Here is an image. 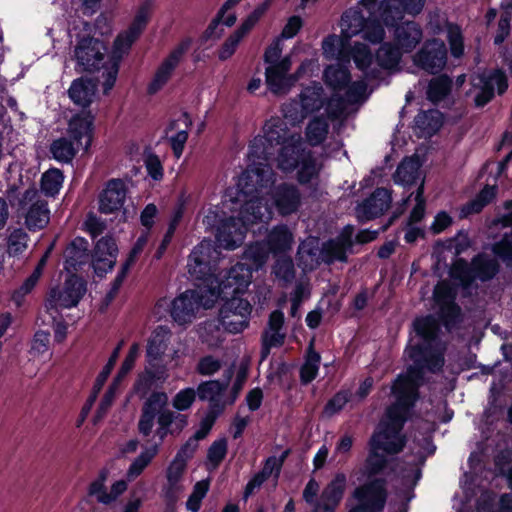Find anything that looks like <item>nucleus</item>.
Instances as JSON below:
<instances>
[{
  "label": "nucleus",
  "mask_w": 512,
  "mask_h": 512,
  "mask_svg": "<svg viewBox=\"0 0 512 512\" xmlns=\"http://www.w3.org/2000/svg\"><path fill=\"white\" fill-rule=\"evenodd\" d=\"M284 127L278 118L269 119L249 145L247 169L224 196L223 207L233 215L224 219V210L217 207L207 210L203 224L217 226L216 239L220 247L235 249L242 244L249 227L256 222H268L276 209L281 215L296 212L301 203L300 192L295 185L282 184L272 188L274 172L268 161L273 142L279 144Z\"/></svg>",
  "instance_id": "obj_1"
},
{
  "label": "nucleus",
  "mask_w": 512,
  "mask_h": 512,
  "mask_svg": "<svg viewBox=\"0 0 512 512\" xmlns=\"http://www.w3.org/2000/svg\"><path fill=\"white\" fill-rule=\"evenodd\" d=\"M438 329L437 321L431 316L418 318L413 323L414 334L405 351L413 364L394 382L395 402L387 409L370 440V454L365 464L353 474L359 486L353 493L357 505L349 512H380L384 507V484L375 476L384 468L386 455L397 453L403 447L400 430L416 399L424 369L435 372L444 364V347L437 338Z\"/></svg>",
  "instance_id": "obj_2"
},
{
  "label": "nucleus",
  "mask_w": 512,
  "mask_h": 512,
  "mask_svg": "<svg viewBox=\"0 0 512 512\" xmlns=\"http://www.w3.org/2000/svg\"><path fill=\"white\" fill-rule=\"evenodd\" d=\"M378 0H360L355 7L346 10L340 19V35L331 34L322 41V53L327 60H353L366 79H376L382 69L393 70L399 64V53L388 46H381L376 55L359 41L351 43L357 35L370 43L384 39L383 19L378 10Z\"/></svg>",
  "instance_id": "obj_3"
},
{
  "label": "nucleus",
  "mask_w": 512,
  "mask_h": 512,
  "mask_svg": "<svg viewBox=\"0 0 512 512\" xmlns=\"http://www.w3.org/2000/svg\"><path fill=\"white\" fill-rule=\"evenodd\" d=\"M218 258L219 252L210 240H203L191 252L187 263L188 272L193 279L202 283L198 284L195 290H186L172 301L170 314L177 324L191 323L201 308L213 307L221 293L230 294V288H224L228 284V272L223 276L221 273L216 274L215 263ZM234 287L235 285L231 289Z\"/></svg>",
  "instance_id": "obj_4"
},
{
  "label": "nucleus",
  "mask_w": 512,
  "mask_h": 512,
  "mask_svg": "<svg viewBox=\"0 0 512 512\" xmlns=\"http://www.w3.org/2000/svg\"><path fill=\"white\" fill-rule=\"evenodd\" d=\"M293 235L286 226H277L267 236L265 242L251 244L245 251L243 260L245 263H238L228 271V284L225 289L233 288L241 292L251 283L252 271L258 270L268 260L270 254L278 256L288 253L292 249Z\"/></svg>",
  "instance_id": "obj_5"
},
{
  "label": "nucleus",
  "mask_w": 512,
  "mask_h": 512,
  "mask_svg": "<svg viewBox=\"0 0 512 512\" xmlns=\"http://www.w3.org/2000/svg\"><path fill=\"white\" fill-rule=\"evenodd\" d=\"M284 131L279 139V144L273 142V148L270 150L277 167L283 172H291L298 167V180L300 183H308L317 177L321 164L312 157L310 152L303 148L302 138L299 133L291 132L287 129L286 123L278 118Z\"/></svg>",
  "instance_id": "obj_6"
},
{
  "label": "nucleus",
  "mask_w": 512,
  "mask_h": 512,
  "mask_svg": "<svg viewBox=\"0 0 512 512\" xmlns=\"http://www.w3.org/2000/svg\"><path fill=\"white\" fill-rule=\"evenodd\" d=\"M167 403L165 392H153L147 398L138 422L141 435L149 437L154 433L163 441L168 434L180 433L188 425L187 416L169 410Z\"/></svg>",
  "instance_id": "obj_7"
},
{
  "label": "nucleus",
  "mask_w": 512,
  "mask_h": 512,
  "mask_svg": "<svg viewBox=\"0 0 512 512\" xmlns=\"http://www.w3.org/2000/svg\"><path fill=\"white\" fill-rule=\"evenodd\" d=\"M342 110L341 101L329 99L321 84L313 83L301 91L298 100H292L283 106V115L289 123L297 124L310 114L338 117Z\"/></svg>",
  "instance_id": "obj_8"
},
{
  "label": "nucleus",
  "mask_w": 512,
  "mask_h": 512,
  "mask_svg": "<svg viewBox=\"0 0 512 512\" xmlns=\"http://www.w3.org/2000/svg\"><path fill=\"white\" fill-rule=\"evenodd\" d=\"M172 334L164 326L157 327L149 336L146 345L147 366L145 370L138 375L134 389L137 393L144 396L153 386L166 382L169 377L166 365H156L166 354Z\"/></svg>",
  "instance_id": "obj_9"
},
{
  "label": "nucleus",
  "mask_w": 512,
  "mask_h": 512,
  "mask_svg": "<svg viewBox=\"0 0 512 512\" xmlns=\"http://www.w3.org/2000/svg\"><path fill=\"white\" fill-rule=\"evenodd\" d=\"M283 46L280 39L269 45L264 54L265 82L274 95H286L297 83V76L291 73V55L282 57Z\"/></svg>",
  "instance_id": "obj_10"
},
{
  "label": "nucleus",
  "mask_w": 512,
  "mask_h": 512,
  "mask_svg": "<svg viewBox=\"0 0 512 512\" xmlns=\"http://www.w3.org/2000/svg\"><path fill=\"white\" fill-rule=\"evenodd\" d=\"M335 64L328 65L323 72L325 84L332 89L335 100L344 103H358L364 101L369 93L367 92V82L364 79L351 81V75L348 64L345 60H337Z\"/></svg>",
  "instance_id": "obj_11"
},
{
  "label": "nucleus",
  "mask_w": 512,
  "mask_h": 512,
  "mask_svg": "<svg viewBox=\"0 0 512 512\" xmlns=\"http://www.w3.org/2000/svg\"><path fill=\"white\" fill-rule=\"evenodd\" d=\"M151 8L149 4L145 3L139 7L137 10L132 23L129 28L118 35L116 38L113 51H112V61L105 67V71L103 72V76L105 80L103 82L104 92L108 93L114 86L117 74H118V64L117 60H119L127 51L130 49L131 45L135 42V40L142 33L144 28L146 27L148 20L150 18Z\"/></svg>",
  "instance_id": "obj_12"
},
{
  "label": "nucleus",
  "mask_w": 512,
  "mask_h": 512,
  "mask_svg": "<svg viewBox=\"0 0 512 512\" xmlns=\"http://www.w3.org/2000/svg\"><path fill=\"white\" fill-rule=\"evenodd\" d=\"M151 8L149 4L145 3L139 7L137 10L132 23L129 28L118 35L116 38L113 51H112V61L105 67V71L103 72V76L105 80L103 82L104 92L108 93L114 86L117 74H118V64L117 60H119L127 51L130 49L131 45L135 42V40L142 33L144 28L146 27L148 20L150 18Z\"/></svg>",
  "instance_id": "obj_13"
},
{
  "label": "nucleus",
  "mask_w": 512,
  "mask_h": 512,
  "mask_svg": "<svg viewBox=\"0 0 512 512\" xmlns=\"http://www.w3.org/2000/svg\"><path fill=\"white\" fill-rule=\"evenodd\" d=\"M151 8L149 4L145 3L139 7L137 10L132 23L129 28L118 35L116 38L113 51H112V61L105 67V71L103 72V76L105 80L103 82L104 92L108 93L114 86L117 74H118V64L117 60H119L127 51L130 49L131 45L135 42V40L142 33L144 28L146 27L148 20L150 18Z\"/></svg>",
  "instance_id": "obj_14"
},
{
  "label": "nucleus",
  "mask_w": 512,
  "mask_h": 512,
  "mask_svg": "<svg viewBox=\"0 0 512 512\" xmlns=\"http://www.w3.org/2000/svg\"><path fill=\"white\" fill-rule=\"evenodd\" d=\"M346 488V476L342 473L335 477L322 490L315 479H310L303 490L304 501L312 507V512H335Z\"/></svg>",
  "instance_id": "obj_15"
},
{
  "label": "nucleus",
  "mask_w": 512,
  "mask_h": 512,
  "mask_svg": "<svg viewBox=\"0 0 512 512\" xmlns=\"http://www.w3.org/2000/svg\"><path fill=\"white\" fill-rule=\"evenodd\" d=\"M246 289L247 288L241 292H232V289H230V294H220V297L232 296L222 305L219 314L220 323L223 329L229 333H241L249 325L252 305L246 299L234 296L245 292Z\"/></svg>",
  "instance_id": "obj_16"
},
{
  "label": "nucleus",
  "mask_w": 512,
  "mask_h": 512,
  "mask_svg": "<svg viewBox=\"0 0 512 512\" xmlns=\"http://www.w3.org/2000/svg\"><path fill=\"white\" fill-rule=\"evenodd\" d=\"M85 293L84 281L75 275H70L62 286L51 289L45 303L46 310L54 321L59 309L77 306Z\"/></svg>",
  "instance_id": "obj_17"
},
{
  "label": "nucleus",
  "mask_w": 512,
  "mask_h": 512,
  "mask_svg": "<svg viewBox=\"0 0 512 512\" xmlns=\"http://www.w3.org/2000/svg\"><path fill=\"white\" fill-rule=\"evenodd\" d=\"M76 36L77 43L74 49L76 68L80 72H91L103 64L106 47L103 42L90 37L88 34H72Z\"/></svg>",
  "instance_id": "obj_18"
},
{
  "label": "nucleus",
  "mask_w": 512,
  "mask_h": 512,
  "mask_svg": "<svg viewBox=\"0 0 512 512\" xmlns=\"http://www.w3.org/2000/svg\"><path fill=\"white\" fill-rule=\"evenodd\" d=\"M384 30L387 28L393 31V41L395 47L390 43H385L382 46H388L391 51L399 53V60L403 53L411 52L422 40L423 34L419 25L413 21H407L398 24L395 21L393 25L386 26L384 21Z\"/></svg>",
  "instance_id": "obj_19"
},
{
  "label": "nucleus",
  "mask_w": 512,
  "mask_h": 512,
  "mask_svg": "<svg viewBox=\"0 0 512 512\" xmlns=\"http://www.w3.org/2000/svg\"><path fill=\"white\" fill-rule=\"evenodd\" d=\"M472 93L475 95V104L484 106L493 97L495 89L502 94L507 89V78L502 71L495 70L476 75L472 79Z\"/></svg>",
  "instance_id": "obj_20"
},
{
  "label": "nucleus",
  "mask_w": 512,
  "mask_h": 512,
  "mask_svg": "<svg viewBox=\"0 0 512 512\" xmlns=\"http://www.w3.org/2000/svg\"><path fill=\"white\" fill-rule=\"evenodd\" d=\"M25 208V225L31 231L43 229L49 223L50 211L47 203L40 199L35 189L27 190L22 199Z\"/></svg>",
  "instance_id": "obj_21"
},
{
  "label": "nucleus",
  "mask_w": 512,
  "mask_h": 512,
  "mask_svg": "<svg viewBox=\"0 0 512 512\" xmlns=\"http://www.w3.org/2000/svg\"><path fill=\"white\" fill-rule=\"evenodd\" d=\"M447 50L443 41L429 40L414 55V64L429 73H437L446 64Z\"/></svg>",
  "instance_id": "obj_22"
},
{
  "label": "nucleus",
  "mask_w": 512,
  "mask_h": 512,
  "mask_svg": "<svg viewBox=\"0 0 512 512\" xmlns=\"http://www.w3.org/2000/svg\"><path fill=\"white\" fill-rule=\"evenodd\" d=\"M423 441L424 445L417 449L416 454L407 462V465L397 469V477L400 479L405 491L413 489L421 477V465L426 457L435 451V447L429 437H425Z\"/></svg>",
  "instance_id": "obj_23"
},
{
  "label": "nucleus",
  "mask_w": 512,
  "mask_h": 512,
  "mask_svg": "<svg viewBox=\"0 0 512 512\" xmlns=\"http://www.w3.org/2000/svg\"><path fill=\"white\" fill-rule=\"evenodd\" d=\"M426 0H378V10L386 26L393 25L395 21L403 18V15L419 14Z\"/></svg>",
  "instance_id": "obj_24"
},
{
  "label": "nucleus",
  "mask_w": 512,
  "mask_h": 512,
  "mask_svg": "<svg viewBox=\"0 0 512 512\" xmlns=\"http://www.w3.org/2000/svg\"><path fill=\"white\" fill-rule=\"evenodd\" d=\"M191 43L192 41L189 38L182 40L163 61L148 86V92L150 94L157 93L166 85L183 55L189 50Z\"/></svg>",
  "instance_id": "obj_25"
},
{
  "label": "nucleus",
  "mask_w": 512,
  "mask_h": 512,
  "mask_svg": "<svg viewBox=\"0 0 512 512\" xmlns=\"http://www.w3.org/2000/svg\"><path fill=\"white\" fill-rule=\"evenodd\" d=\"M94 116L90 112L83 111L74 115L68 122L66 136L87 151L93 139Z\"/></svg>",
  "instance_id": "obj_26"
},
{
  "label": "nucleus",
  "mask_w": 512,
  "mask_h": 512,
  "mask_svg": "<svg viewBox=\"0 0 512 512\" xmlns=\"http://www.w3.org/2000/svg\"><path fill=\"white\" fill-rule=\"evenodd\" d=\"M455 294L450 285L441 282L434 289V300L444 325L450 328L460 316V309L454 303Z\"/></svg>",
  "instance_id": "obj_27"
},
{
  "label": "nucleus",
  "mask_w": 512,
  "mask_h": 512,
  "mask_svg": "<svg viewBox=\"0 0 512 512\" xmlns=\"http://www.w3.org/2000/svg\"><path fill=\"white\" fill-rule=\"evenodd\" d=\"M391 200L389 190L384 188L377 189L370 198L357 207V218L361 221H366L381 215L389 208Z\"/></svg>",
  "instance_id": "obj_28"
},
{
  "label": "nucleus",
  "mask_w": 512,
  "mask_h": 512,
  "mask_svg": "<svg viewBox=\"0 0 512 512\" xmlns=\"http://www.w3.org/2000/svg\"><path fill=\"white\" fill-rule=\"evenodd\" d=\"M126 197L125 185L121 180H111L100 195V211L110 214L119 211Z\"/></svg>",
  "instance_id": "obj_29"
},
{
  "label": "nucleus",
  "mask_w": 512,
  "mask_h": 512,
  "mask_svg": "<svg viewBox=\"0 0 512 512\" xmlns=\"http://www.w3.org/2000/svg\"><path fill=\"white\" fill-rule=\"evenodd\" d=\"M352 235L353 228L347 226L337 239L325 243L320 253L322 260L325 262L344 261L346 259V252L352 245Z\"/></svg>",
  "instance_id": "obj_30"
},
{
  "label": "nucleus",
  "mask_w": 512,
  "mask_h": 512,
  "mask_svg": "<svg viewBox=\"0 0 512 512\" xmlns=\"http://www.w3.org/2000/svg\"><path fill=\"white\" fill-rule=\"evenodd\" d=\"M118 247L111 237H104L98 240L95 246L94 269L107 272L112 270L116 263Z\"/></svg>",
  "instance_id": "obj_31"
},
{
  "label": "nucleus",
  "mask_w": 512,
  "mask_h": 512,
  "mask_svg": "<svg viewBox=\"0 0 512 512\" xmlns=\"http://www.w3.org/2000/svg\"><path fill=\"white\" fill-rule=\"evenodd\" d=\"M190 126V117L187 114H182L177 120L171 122L167 129V137L173 154L177 159H179L183 153Z\"/></svg>",
  "instance_id": "obj_32"
},
{
  "label": "nucleus",
  "mask_w": 512,
  "mask_h": 512,
  "mask_svg": "<svg viewBox=\"0 0 512 512\" xmlns=\"http://www.w3.org/2000/svg\"><path fill=\"white\" fill-rule=\"evenodd\" d=\"M186 470V463L174 457L166 470L167 483L164 487L165 496L173 499L183 490L182 481Z\"/></svg>",
  "instance_id": "obj_33"
},
{
  "label": "nucleus",
  "mask_w": 512,
  "mask_h": 512,
  "mask_svg": "<svg viewBox=\"0 0 512 512\" xmlns=\"http://www.w3.org/2000/svg\"><path fill=\"white\" fill-rule=\"evenodd\" d=\"M421 161L417 155L405 158L394 174L396 184L410 186L421 178Z\"/></svg>",
  "instance_id": "obj_34"
},
{
  "label": "nucleus",
  "mask_w": 512,
  "mask_h": 512,
  "mask_svg": "<svg viewBox=\"0 0 512 512\" xmlns=\"http://www.w3.org/2000/svg\"><path fill=\"white\" fill-rule=\"evenodd\" d=\"M226 387L227 383H221L216 380L206 381L198 386L196 393L201 400L209 401L213 410L219 412L226 405V402L222 401V394Z\"/></svg>",
  "instance_id": "obj_35"
},
{
  "label": "nucleus",
  "mask_w": 512,
  "mask_h": 512,
  "mask_svg": "<svg viewBox=\"0 0 512 512\" xmlns=\"http://www.w3.org/2000/svg\"><path fill=\"white\" fill-rule=\"evenodd\" d=\"M68 93L75 104L86 107L92 103L95 97L96 84L91 80L79 78L72 82Z\"/></svg>",
  "instance_id": "obj_36"
},
{
  "label": "nucleus",
  "mask_w": 512,
  "mask_h": 512,
  "mask_svg": "<svg viewBox=\"0 0 512 512\" xmlns=\"http://www.w3.org/2000/svg\"><path fill=\"white\" fill-rule=\"evenodd\" d=\"M443 123V116L438 110L420 112L415 118V127L422 137H430L436 133Z\"/></svg>",
  "instance_id": "obj_37"
},
{
  "label": "nucleus",
  "mask_w": 512,
  "mask_h": 512,
  "mask_svg": "<svg viewBox=\"0 0 512 512\" xmlns=\"http://www.w3.org/2000/svg\"><path fill=\"white\" fill-rule=\"evenodd\" d=\"M333 117L315 115L306 128V139L311 145H319L322 143L328 134L329 123L328 121Z\"/></svg>",
  "instance_id": "obj_38"
},
{
  "label": "nucleus",
  "mask_w": 512,
  "mask_h": 512,
  "mask_svg": "<svg viewBox=\"0 0 512 512\" xmlns=\"http://www.w3.org/2000/svg\"><path fill=\"white\" fill-rule=\"evenodd\" d=\"M159 444H153L142 450L138 457H136L130 464L127 470L128 480H134L142 474V472L148 467L155 456L158 454Z\"/></svg>",
  "instance_id": "obj_39"
},
{
  "label": "nucleus",
  "mask_w": 512,
  "mask_h": 512,
  "mask_svg": "<svg viewBox=\"0 0 512 512\" xmlns=\"http://www.w3.org/2000/svg\"><path fill=\"white\" fill-rule=\"evenodd\" d=\"M88 243L82 238L75 239L65 250L66 269H75L88 258Z\"/></svg>",
  "instance_id": "obj_40"
},
{
  "label": "nucleus",
  "mask_w": 512,
  "mask_h": 512,
  "mask_svg": "<svg viewBox=\"0 0 512 512\" xmlns=\"http://www.w3.org/2000/svg\"><path fill=\"white\" fill-rule=\"evenodd\" d=\"M51 153L53 157L60 162H70L79 150H82L78 145L67 136L55 140L51 144Z\"/></svg>",
  "instance_id": "obj_41"
},
{
  "label": "nucleus",
  "mask_w": 512,
  "mask_h": 512,
  "mask_svg": "<svg viewBox=\"0 0 512 512\" xmlns=\"http://www.w3.org/2000/svg\"><path fill=\"white\" fill-rule=\"evenodd\" d=\"M273 1L274 0H263V2L258 4L253 11L243 19L241 25L235 32L244 39L265 15Z\"/></svg>",
  "instance_id": "obj_42"
},
{
  "label": "nucleus",
  "mask_w": 512,
  "mask_h": 512,
  "mask_svg": "<svg viewBox=\"0 0 512 512\" xmlns=\"http://www.w3.org/2000/svg\"><path fill=\"white\" fill-rule=\"evenodd\" d=\"M29 236L21 228H14L7 236V253L11 257L22 255L28 247Z\"/></svg>",
  "instance_id": "obj_43"
},
{
  "label": "nucleus",
  "mask_w": 512,
  "mask_h": 512,
  "mask_svg": "<svg viewBox=\"0 0 512 512\" xmlns=\"http://www.w3.org/2000/svg\"><path fill=\"white\" fill-rule=\"evenodd\" d=\"M276 258L272 272L275 278L283 283L291 282L295 276L294 265L291 257L286 254L274 256Z\"/></svg>",
  "instance_id": "obj_44"
},
{
  "label": "nucleus",
  "mask_w": 512,
  "mask_h": 512,
  "mask_svg": "<svg viewBox=\"0 0 512 512\" xmlns=\"http://www.w3.org/2000/svg\"><path fill=\"white\" fill-rule=\"evenodd\" d=\"M497 272V263L494 259L481 254L477 256L472 262L473 277L481 280L492 278Z\"/></svg>",
  "instance_id": "obj_45"
},
{
  "label": "nucleus",
  "mask_w": 512,
  "mask_h": 512,
  "mask_svg": "<svg viewBox=\"0 0 512 512\" xmlns=\"http://www.w3.org/2000/svg\"><path fill=\"white\" fill-rule=\"evenodd\" d=\"M279 471V464L276 458H269L263 470L256 474L246 485L244 498L247 499L253 492L260 488L266 479L273 473V470Z\"/></svg>",
  "instance_id": "obj_46"
},
{
  "label": "nucleus",
  "mask_w": 512,
  "mask_h": 512,
  "mask_svg": "<svg viewBox=\"0 0 512 512\" xmlns=\"http://www.w3.org/2000/svg\"><path fill=\"white\" fill-rule=\"evenodd\" d=\"M63 175L58 169H50L42 175L41 189L49 196L57 194L62 187Z\"/></svg>",
  "instance_id": "obj_47"
},
{
  "label": "nucleus",
  "mask_w": 512,
  "mask_h": 512,
  "mask_svg": "<svg viewBox=\"0 0 512 512\" xmlns=\"http://www.w3.org/2000/svg\"><path fill=\"white\" fill-rule=\"evenodd\" d=\"M315 244L316 240L314 238H310L299 246L298 255L304 269H312L319 262L317 250L314 249Z\"/></svg>",
  "instance_id": "obj_48"
},
{
  "label": "nucleus",
  "mask_w": 512,
  "mask_h": 512,
  "mask_svg": "<svg viewBox=\"0 0 512 512\" xmlns=\"http://www.w3.org/2000/svg\"><path fill=\"white\" fill-rule=\"evenodd\" d=\"M496 195V187L495 186H486L481 190L479 195L469 202L462 210L464 215H468L471 213H477L482 210V208L487 205Z\"/></svg>",
  "instance_id": "obj_49"
},
{
  "label": "nucleus",
  "mask_w": 512,
  "mask_h": 512,
  "mask_svg": "<svg viewBox=\"0 0 512 512\" xmlns=\"http://www.w3.org/2000/svg\"><path fill=\"white\" fill-rule=\"evenodd\" d=\"M50 333L39 330L34 334L30 353L35 358L46 359L49 357Z\"/></svg>",
  "instance_id": "obj_50"
},
{
  "label": "nucleus",
  "mask_w": 512,
  "mask_h": 512,
  "mask_svg": "<svg viewBox=\"0 0 512 512\" xmlns=\"http://www.w3.org/2000/svg\"><path fill=\"white\" fill-rule=\"evenodd\" d=\"M450 80L446 76H440L433 79L427 91L428 98L432 102H438L443 99L450 89Z\"/></svg>",
  "instance_id": "obj_51"
},
{
  "label": "nucleus",
  "mask_w": 512,
  "mask_h": 512,
  "mask_svg": "<svg viewBox=\"0 0 512 512\" xmlns=\"http://www.w3.org/2000/svg\"><path fill=\"white\" fill-rule=\"evenodd\" d=\"M199 335L203 342L209 346H216L223 340V331L215 322H206L199 329Z\"/></svg>",
  "instance_id": "obj_52"
},
{
  "label": "nucleus",
  "mask_w": 512,
  "mask_h": 512,
  "mask_svg": "<svg viewBox=\"0 0 512 512\" xmlns=\"http://www.w3.org/2000/svg\"><path fill=\"white\" fill-rule=\"evenodd\" d=\"M320 355L316 352H309L305 363L301 367V381L307 384L315 379L318 374Z\"/></svg>",
  "instance_id": "obj_53"
},
{
  "label": "nucleus",
  "mask_w": 512,
  "mask_h": 512,
  "mask_svg": "<svg viewBox=\"0 0 512 512\" xmlns=\"http://www.w3.org/2000/svg\"><path fill=\"white\" fill-rule=\"evenodd\" d=\"M493 251L507 265L512 266V228L504 232L502 240L494 245Z\"/></svg>",
  "instance_id": "obj_54"
},
{
  "label": "nucleus",
  "mask_w": 512,
  "mask_h": 512,
  "mask_svg": "<svg viewBox=\"0 0 512 512\" xmlns=\"http://www.w3.org/2000/svg\"><path fill=\"white\" fill-rule=\"evenodd\" d=\"M196 390L184 388L175 394L172 399V406L177 411H186L193 405L196 399Z\"/></svg>",
  "instance_id": "obj_55"
},
{
  "label": "nucleus",
  "mask_w": 512,
  "mask_h": 512,
  "mask_svg": "<svg viewBox=\"0 0 512 512\" xmlns=\"http://www.w3.org/2000/svg\"><path fill=\"white\" fill-rule=\"evenodd\" d=\"M445 29L452 55L454 57H460L464 50L460 28L456 25L447 23L445 25Z\"/></svg>",
  "instance_id": "obj_56"
},
{
  "label": "nucleus",
  "mask_w": 512,
  "mask_h": 512,
  "mask_svg": "<svg viewBox=\"0 0 512 512\" xmlns=\"http://www.w3.org/2000/svg\"><path fill=\"white\" fill-rule=\"evenodd\" d=\"M209 490V482L207 480L199 481L195 484L193 492L187 500L186 506L188 510L197 512L200 509L201 501Z\"/></svg>",
  "instance_id": "obj_57"
},
{
  "label": "nucleus",
  "mask_w": 512,
  "mask_h": 512,
  "mask_svg": "<svg viewBox=\"0 0 512 512\" xmlns=\"http://www.w3.org/2000/svg\"><path fill=\"white\" fill-rule=\"evenodd\" d=\"M227 453V441L226 439H218L214 441L208 450V463L212 468H216L220 462L224 459Z\"/></svg>",
  "instance_id": "obj_58"
},
{
  "label": "nucleus",
  "mask_w": 512,
  "mask_h": 512,
  "mask_svg": "<svg viewBox=\"0 0 512 512\" xmlns=\"http://www.w3.org/2000/svg\"><path fill=\"white\" fill-rule=\"evenodd\" d=\"M37 274L38 272L32 273L23 282V284L13 292L11 299L17 307H21L23 305L26 295H28L34 289L36 283L38 282Z\"/></svg>",
  "instance_id": "obj_59"
},
{
  "label": "nucleus",
  "mask_w": 512,
  "mask_h": 512,
  "mask_svg": "<svg viewBox=\"0 0 512 512\" xmlns=\"http://www.w3.org/2000/svg\"><path fill=\"white\" fill-rule=\"evenodd\" d=\"M140 355V344L133 343L129 352L123 361L121 368L116 376V382H121L123 378L133 369L137 358Z\"/></svg>",
  "instance_id": "obj_60"
},
{
  "label": "nucleus",
  "mask_w": 512,
  "mask_h": 512,
  "mask_svg": "<svg viewBox=\"0 0 512 512\" xmlns=\"http://www.w3.org/2000/svg\"><path fill=\"white\" fill-rule=\"evenodd\" d=\"M109 472L107 469H102L98 476L90 483L88 487V494L90 496H93L97 499V501L100 503V499L102 495L107 494L106 490V481L108 479Z\"/></svg>",
  "instance_id": "obj_61"
},
{
  "label": "nucleus",
  "mask_w": 512,
  "mask_h": 512,
  "mask_svg": "<svg viewBox=\"0 0 512 512\" xmlns=\"http://www.w3.org/2000/svg\"><path fill=\"white\" fill-rule=\"evenodd\" d=\"M424 180L421 179L420 186L417 190V193L415 195V206L413 210L411 211L409 222L417 224L424 216L425 213V199L423 197L424 193Z\"/></svg>",
  "instance_id": "obj_62"
},
{
  "label": "nucleus",
  "mask_w": 512,
  "mask_h": 512,
  "mask_svg": "<svg viewBox=\"0 0 512 512\" xmlns=\"http://www.w3.org/2000/svg\"><path fill=\"white\" fill-rule=\"evenodd\" d=\"M128 484L125 480L115 481L106 495H102L100 503L108 505L115 502L126 490Z\"/></svg>",
  "instance_id": "obj_63"
},
{
  "label": "nucleus",
  "mask_w": 512,
  "mask_h": 512,
  "mask_svg": "<svg viewBox=\"0 0 512 512\" xmlns=\"http://www.w3.org/2000/svg\"><path fill=\"white\" fill-rule=\"evenodd\" d=\"M242 40L243 38L240 35H238L237 32H234L232 35H230L219 50V58L221 60H226L230 58L235 53L238 45Z\"/></svg>",
  "instance_id": "obj_64"
}]
</instances>
